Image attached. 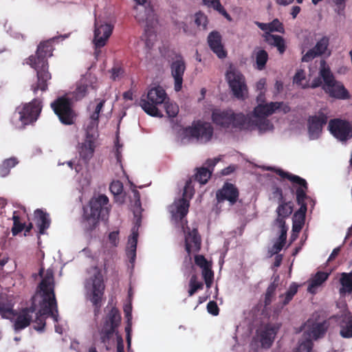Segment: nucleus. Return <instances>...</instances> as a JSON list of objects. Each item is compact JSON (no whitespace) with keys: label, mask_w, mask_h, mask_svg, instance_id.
Segmentation results:
<instances>
[{"label":"nucleus","mask_w":352,"mask_h":352,"mask_svg":"<svg viewBox=\"0 0 352 352\" xmlns=\"http://www.w3.org/2000/svg\"><path fill=\"white\" fill-rule=\"evenodd\" d=\"M58 37H53L41 42L37 47L36 54L31 55L28 58L27 64L36 72V81L31 85V90L35 94L38 90L45 91L48 89L47 82L52 78V75L49 72L47 58L53 55L52 43Z\"/></svg>","instance_id":"nucleus-1"},{"label":"nucleus","mask_w":352,"mask_h":352,"mask_svg":"<svg viewBox=\"0 0 352 352\" xmlns=\"http://www.w3.org/2000/svg\"><path fill=\"white\" fill-rule=\"evenodd\" d=\"M40 290L43 292L41 308L35 311L34 322L36 324L34 329L38 331L44 330L46 322V316H51L54 321H58V305L54 294V274L52 271L47 270L39 284Z\"/></svg>","instance_id":"nucleus-2"},{"label":"nucleus","mask_w":352,"mask_h":352,"mask_svg":"<svg viewBox=\"0 0 352 352\" xmlns=\"http://www.w3.org/2000/svg\"><path fill=\"white\" fill-rule=\"evenodd\" d=\"M276 173L283 179H288L292 183L291 192L296 194V201L300 208L294 214V230H300L302 228L305 220V215L307 211L306 201L309 198L307 195L308 190V183L298 175L284 171L282 169H277Z\"/></svg>","instance_id":"nucleus-3"},{"label":"nucleus","mask_w":352,"mask_h":352,"mask_svg":"<svg viewBox=\"0 0 352 352\" xmlns=\"http://www.w3.org/2000/svg\"><path fill=\"white\" fill-rule=\"evenodd\" d=\"M109 199L104 195L93 197L89 206L83 208L81 226L85 233L90 234L99 224V220L109 215Z\"/></svg>","instance_id":"nucleus-4"},{"label":"nucleus","mask_w":352,"mask_h":352,"mask_svg":"<svg viewBox=\"0 0 352 352\" xmlns=\"http://www.w3.org/2000/svg\"><path fill=\"white\" fill-rule=\"evenodd\" d=\"M320 76L324 85L322 89L331 98L338 100H349L351 94L343 83L336 80L330 67L324 60L320 62Z\"/></svg>","instance_id":"nucleus-5"},{"label":"nucleus","mask_w":352,"mask_h":352,"mask_svg":"<svg viewBox=\"0 0 352 352\" xmlns=\"http://www.w3.org/2000/svg\"><path fill=\"white\" fill-rule=\"evenodd\" d=\"M91 270L93 271V274L86 280L85 288L88 298L94 307V315L97 316L100 311L105 285L100 269L94 266Z\"/></svg>","instance_id":"nucleus-6"},{"label":"nucleus","mask_w":352,"mask_h":352,"mask_svg":"<svg viewBox=\"0 0 352 352\" xmlns=\"http://www.w3.org/2000/svg\"><path fill=\"white\" fill-rule=\"evenodd\" d=\"M211 119L214 124L223 129L232 127L243 129L248 122V118L243 113H236L232 109H214L212 111Z\"/></svg>","instance_id":"nucleus-7"},{"label":"nucleus","mask_w":352,"mask_h":352,"mask_svg":"<svg viewBox=\"0 0 352 352\" xmlns=\"http://www.w3.org/2000/svg\"><path fill=\"white\" fill-rule=\"evenodd\" d=\"M121 322V315L116 307H112L107 314L102 328L99 330L100 340L107 351L114 344V334L119 335L116 330Z\"/></svg>","instance_id":"nucleus-8"},{"label":"nucleus","mask_w":352,"mask_h":352,"mask_svg":"<svg viewBox=\"0 0 352 352\" xmlns=\"http://www.w3.org/2000/svg\"><path fill=\"white\" fill-rule=\"evenodd\" d=\"M167 99V94L165 90L160 86L154 87L150 89L146 97L142 96L139 101V105L145 113L153 117H162V114L157 108V106L163 104Z\"/></svg>","instance_id":"nucleus-9"},{"label":"nucleus","mask_w":352,"mask_h":352,"mask_svg":"<svg viewBox=\"0 0 352 352\" xmlns=\"http://www.w3.org/2000/svg\"><path fill=\"white\" fill-rule=\"evenodd\" d=\"M59 121L64 125H72L76 122L77 113L72 107L71 99L66 96L58 97L50 104Z\"/></svg>","instance_id":"nucleus-10"},{"label":"nucleus","mask_w":352,"mask_h":352,"mask_svg":"<svg viewBox=\"0 0 352 352\" xmlns=\"http://www.w3.org/2000/svg\"><path fill=\"white\" fill-rule=\"evenodd\" d=\"M213 133L214 129L212 124L201 120L194 122L192 126L185 129V133L187 136L195 138L201 143L209 142L212 138Z\"/></svg>","instance_id":"nucleus-11"},{"label":"nucleus","mask_w":352,"mask_h":352,"mask_svg":"<svg viewBox=\"0 0 352 352\" xmlns=\"http://www.w3.org/2000/svg\"><path fill=\"white\" fill-rule=\"evenodd\" d=\"M226 80L235 98L243 100L248 94V87L244 76L235 69H230L226 72Z\"/></svg>","instance_id":"nucleus-12"},{"label":"nucleus","mask_w":352,"mask_h":352,"mask_svg":"<svg viewBox=\"0 0 352 352\" xmlns=\"http://www.w3.org/2000/svg\"><path fill=\"white\" fill-rule=\"evenodd\" d=\"M43 108L42 101L39 98H34L31 102L25 103L22 107H18L19 119L24 124H29L37 120Z\"/></svg>","instance_id":"nucleus-13"},{"label":"nucleus","mask_w":352,"mask_h":352,"mask_svg":"<svg viewBox=\"0 0 352 352\" xmlns=\"http://www.w3.org/2000/svg\"><path fill=\"white\" fill-rule=\"evenodd\" d=\"M331 133L338 140L346 142L352 138V122L341 118L332 119L329 122Z\"/></svg>","instance_id":"nucleus-14"},{"label":"nucleus","mask_w":352,"mask_h":352,"mask_svg":"<svg viewBox=\"0 0 352 352\" xmlns=\"http://www.w3.org/2000/svg\"><path fill=\"white\" fill-rule=\"evenodd\" d=\"M283 104V102H271L266 104H258L254 109L253 112L254 116L260 120L259 125L263 126V128H267L270 122L266 118L279 109Z\"/></svg>","instance_id":"nucleus-15"},{"label":"nucleus","mask_w":352,"mask_h":352,"mask_svg":"<svg viewBox=\"0 0 352 352\" xmlns=\"http://www.w3.org/2000/svg\"><path fill=\"white\" fill-rule=\"evenodd\" d=\"M239 197V191L236 186L231 183H224L222 188L216 192L217 204L228 201L230 206L234 205Z\"/></svg>","instance_id":"nucleus-16"},{"label":"nucleus","mask_w":352,"mask_h":352,"mask_svg":"<svg viewBox=\"0 0 352 352\" xmlns=\"http://www.w3.org/2000/svg\"><path fill=\"white\" fill-rule=\"evenodd\" d=\"M113 27L107 23H100L96 21L94 43L96 48L104 47L112 34Z\"/></svg>","instance_id":"nucleus-17"},{"label":"nucleus","mask_w":352,"mask_h":352,"mask_svg":"<svg viewBox=\"0 0 352 352\" xmlns=\"http://www.w3.org/2000/svg\"><path fill=\"white\" fill-rule=\"evenodd\" d=\"M327 120L328 116L322 111H319L318 115L309 117L308 131L311 139H317L319 137Z\"/></svg>","instance_id":"nucleus-18"},{"label":"nucleus","mask_w":352,"mask_h":352,"mask_svg":"<svg viewBox=\"0 0 352 352\" xmlns=\"http://www.w3.org/2000/svg\"><path fill=\"white\" fill-rule=\"evenodd\" d=\"M96 137V133H91L88 129L86 131V137L84 142L79 145L78 152L80 156L85 161H88L93 157Z\"/></svg>","instance_id":"nucleus-19"},{"label":"nucleus","mask_w":352,"mask_h":352,"mask_svg":"<svg viewBox=\"0 0 352 352\" xmlns=\"http://www.w3.org/2000/svg\"><path fill=\"white\" fill-rule=\"evenodd\" d=\"M185 70L186 63L182 57L173 61L170 65L171 76L174 78V89L177 92L181 91L182 88Z\"/></svg>","instance_id":"nucleus-20"},{"label":"nucleus","mask_w":352,"mask_h":352,"mask_svg":"<svg viewBox=\"0 0 352 352\" xmlns=\"http://www.w3.org/2000/svg\"><path fill=\"white\" fill-rule=\"evenodd\" d=\"M188 228V232L185 236V249L188 256L191 253L198 252L201 249V239L197 228L190 230Z\"/></svg>","instance_id":"nucleus-21"},{"label":"nucleus","mask_w":352,"mask_h":352,"mask_svg":"<svg viewBox=\"0 0 352 352\" xmlns=\"http://www.w3.org/2000/svg\"><path fill=\"white\" fill-rule=\"evenodd\" d=\"M36 311L34 305L29 307L22 309V310L15 316L16 318L14 323V329L15 331H20L28 327L32 321V315Z\"/></svg>","instance_id":"nucleus-22"},{"label":"nucleus","mask_w":352,"mask_h":352,"mask_svg":"<svg viewBox=\"0 0 352 352\" xmlns=\"http://www.w3.org/2000/svg\"><path fill=\"white\" fill-rule=\"evenodd\" d=\"M207 41L210 50L219 58L226 57L227 52L222 44V36L219 32H211L208 36Z\"/></svg>","instance_id":"nucleus-23"},{"label":"nucleus","mask_w":352,"mask_h":352,"mask_svg":"<svg viewBox=\"0 0 352 352\" xmlns=\"http://www.w3.org/2000/svg\"><path fill=\"white\" fill-rule=\"evenodd\" d=\"M278 203V206L276 209L277 217L273 224L283 226L285 224V219L289 217L294 211V204L292 201H287L285 199Z\"/></svg>","instance_id":"nucleus-24"},{"label":"nucleus","mask_w":352,"mask_h":352,"mask_svg":"<svg viewBox=\"0 0 352 352\" xmlns=\"http://www.w3.org/2000/svg\"><path fill=\"white\" fill-rule=\"evenodd\" d=\"M190 207V201L185 197L175 200L172 205L171 213L175 220H179L184 224V218L187 215Z\"/></svg>","instance_id":"nucleus-25"},{"label":"nucleus","mask_w":352,"mask_h":352,"mask_svg":"<svg viewBox=\"0 0 352 352\" xmlns=\"http://www.w3.org/2000/svg\"><path fill=\"white\" fill-rule=\"evenodd\" d=\"M278 328L271 324H267L260 333V342L263 347L270 348L277 333Z\"/></svg>","instance_id":"nucleus-26"},{"label":"nucleus","mask_w":352,"mask_h":352,"mask_svg":"<svg viewBox=\"0 0 352 352\" xmlns=\"http://www.w3.org/2000/svg\"><path fill=\"white\" fill-rule=\"evenodd\" d=\"M34 221L38 228V233L44 234L45 230L49 228L51 220L49 214L41 209H36L34 211Z\"/></svg>","instance_id":"nucleus-27"},{"label":"nucleus","mask_w":352,"mask_h":352,"mask_svg":"<svg viewBox=\"0 0 352 352\" xmlns=\"http://www.w3.org/2000/svg\"><path fill=\"white\" fill-rule=\"evenodd\" d=\"M265 41L270 45L276 47L280 54H283L286 50V45L284 38L280 35L267 34Z\"/></svg>","instance_id":"nucleus-28"},{"label":"nucleus","mask_w":352,"mask_h":352,"mask_svg":"<svg viewBox=\"0 0 352 352\" xmlns=\"http://www.w3.org/2000/svg\"><path fill=\"white\" fill-rule=\"evenodd\" d=\"M340 333L342 338H350L352 337V316L350 314L342 316L340 322Z\"/></svg>","instance_id":"nucleus-29"},{"label":"nucleus","mask_w":352,"mask_h":352,"mask_svg":"<svg viewBox=\"0 0 352 352\" xmlns=\"http://www.w3.org/2000/svg\"><path fill=\"white\" fill-rule=\"evenodd\" d=\"M329 273L318 272L311 279L308 286V292L310 293H315L314 289L320 286L324 282H325L329 278Z\"/></svg>","instance_id":"nucleus-30"},{"label":"nucleus","mask_w":352,"mask_h":352,"mask_svg":"<svg viewBox=\"0 0 352 352\" xmlns=\"http://www.w3.org/2000/svg\"><path fill=\"white\" fill-rule=\"evenodd\" d=\"M328 327V323L326 321L314 323L310 329L309 336L314 340L322 338L327 331Z\"/></svg>","instance_id":"nucleus-31"},{"label":"nucleus","mask_w":352,"mask_h":352,"mask_svg":"<svg viewBox=\"0 0 352 352\" xmlns=\"http://www.w3.org/2000/svg\"><path fill=\"white\" fill-rule=\"evenodd\" d=\"M256 64L255 68L258 70H263L265 68L266 63L268 60V54L263 49H258L254 51Z\"/></svg>","instance_id":"nucleus-32"},{"label":"nucleus","mask_w":352,"mask_h":352,"mask_svg":"<svg viewBox=\"0 0 352 352\" xmlns=\"http://www.w3.org/2000/svg\"><path fill=\"white\" fill-rule=\"evenodd\" d=\"M340 283L342 285V288L340 289V294H345L346 292H352V271L349 273L343 272L341 274Z\"/></svg>","instance_id":"nucleus-33"},{"label":"nucleus","mask_w":352,"mask_h":352,"mask_svg":"<svg viewBox=\"0 0 352 352\" xmlns=\"http://www.w3.org/2000/svg\"><path fill=\"white\" fill-rule=\"evenodd\" d=\"M138 5L140 6L139 13L135 14L136 20L139 22H147L148 16L150 13L153 12L151 9H146L143 6V4L146 2V0H134Z\"/></svg>","instance_id":"nucleus-34"},{"label":"nucleus","mask_w":352,"mask_h":352,"mask_svg":"<svg viewBox=\"0 0 352 352\" xmlns=\"http://www.w3.org/2000/svg\"><path fill=\"white\" fill-rule=\"evenodd\" d=\"M197 173L195 175V179L201 184H205L208 182L212 175V170L206 167H201L196 169Z\"/></svg>","instance_id":"nucleus-35"},{"label":"nucleus","mask_w":352,"mask_h":352,"mask_svg":"<svg viewBox=\"0 0 352 352\" xmlns=\"http://www.w3.org/2000/svg\"><path fill=\"white\" fill-rule=\"evenodd\" d=\"M203 3L208 8H212L225 17L230 19V15L221 5L220 0H203Z\"/></svg>","instance_id":"nucleus-36"},{"label":"nucleus","mask_w":352,"mask_h":352,"mask_svg":"<svg viewBox=\"0 0 352 352\" xmlns=\"http://www.w3.org/2000/svg\"><path fill=\"white\" fill-rule=\"evenodd\" d=\"M203 288L204 284L202 282L198 280L197 275H192L189 280L188 296H193L198 290L202 289Z\"/></svg>","instance_id":"nucleus-37"},{"label":"nucleus","mask_w":352,"mask_h":352,"mask_svg":"<svg viewBox=\"0 0 352 352\" xmlns=\"http://www.w3.org/2000/svg\"><path fill=\"white\" fill-rule=\"evenodd\" d=\"M15 316L16 313L12 308V305L8 302L0 300V316L3 318H9L8 315Z\"/></svg>","instance_id":"nucleus-38"},{"label":"nucleus","mask_w":352,"mask_h":352,"mask_svg":"<svg viewBox=\"0 0 352 352\" xmlns=\"http://www.w3.org/2000/svg\"><path fill=\"white\" fill-rule=\"evenodd\" d=\"M13 226L12 228V233L13 236H16L19 233L22 232L25 227V223H21L20 217L16 214V212L14 211L12 216Z\"/></svg>","instance_id":"nucleus-39"},{"label":"nucleus","mask_w":352,"mask_h":352,"mask_svg":"<svg viewBox=\"0 0 352 352\" xmlns=\"http://www.w3.org/2000/svg\"><path fill=\"white\" fill-rule=\"evenodd\" d=\"M329 45V38L324 36L322 37L314 47V50L320 56L324 54Z\"/></svg>","instance_id":"nucleus-40"},{"label":"nucleus","mask_w":352,"mask_h":352,"mask_svg":"<svg viewBox=\"0 0 352 352\" xmlns=\"http://www.w3.org/2000/svg\"><path fill=\"white\" fill-rule=\"evenodd\" d=\"M163 104L168 117L175 118L177 116L179 112V107L177 104L170 102L168 98Z\"/></svg>","instance_id":"nucleus-41"},{"label":"nucleus","mask_w":352,"mask_h":352,"mask_svg":"<svg viewBox=\"0 0 352 352\" xmlns=\"http://www.w3.org/2000/svg\"><path fill=\"white\" fill-rule=\"evenodd\" d=\"M138 234L133 232L132 236L129 239L130 250L128 252L129 256L131 257V262H133L136 255V247L138 243Z\"/></svg>","instance_id":"nucleus-42"},{"label":"nucleus","mask_w":352,"mask_h":352,"mask_svg":"<svg viewBox=\"0 0 352 352\" xmlns=\"http://www.w3.org/2000/svg\"><path fill=\"white\" fill-rule=\"evenodd\" d=\"M276 287L277 285L275 283H272L267 288L264 300L265 306H268L272 303L275 296Z\"/></svg>","instance_id":"nucleus-43"},{"label":"nucleus","mask_w":352,"mask_h":352,"mask_svg":"<svg viewBox=\"0 0 352 352\" xmlns=\"http://www.w3.org/2000/svg\"><path fill=\"white\" fill-rule=\"evenodd\" d=\"M298 286L295 283L291 284L289 289L285 294L284 300L283 301V305H287L292 300L293 297L298 292Z\"/></svg>","instance_id":"nucleus-44"},{"label":"nucleus","mask_w":352,"mask_h":352,"mask_svg":"<svg viewBox=\"0 0 352 352\" xmlns=\"http://www.w3.org/2000/svg\"><path fill=\"white\" fill-rule=\"evenodd\" d=\"M202 276L204 279L206 285L210 288L212 285L214 279V273L211 270V266L202 269Z\"/></svg>","instance_id":"nucleus-45"},{"label":"nucleus","mask_w":352,"mask_h":352,"mask_svg":"<svg viewBox=\"0 0 352 352\" xmlns=\"http://www.w3.org/2000/svg\"><path fill=\"white\" fill-rule=\"evenodd\" d=\"M195 23L198 27L205 30L208 24V18L205 14L199 11L195 14Z\"/></svg>","instance_id":"nucleus-46"},{"label":"nucleus","mask_w":352,"mask_h":352,"mask_svg":"<svg viewBox=\"0 0 352 352\" xmlns=\"http://www.w3.org/2000/svg\"><path fill=\"white\" fill-rule=\"evenodd\" d=\"M268 30L270 32H278L280 33L284 32V27L278 19H274L271 23H268Z\"/></svg>","instance_id":"nucleus-47"},{"label":"nucleus","mask_w":352,"mask_h":352,"mask_svg":"<svg viewBox=\"0 0 352 352\" xmlns=\"http://www.w3.org/2000/svg\"><path fill=\"white\" fill-rule=\"evenodd\" d=\"M109 190L113 195H119L123 191V184L119 180L113 181L109 186Z\"/></svg>","instance_id":"nucleus-48"},{"label":"nucleus","mask_w":352,"mask_h":352,"mask_svg":"<svg viewBox=\"0 0 352 352\" xmlns=\"http://www.w3.org/2000/svg\"><path fill=\"white\" fill-rule=\"evenodd\" d=\"M88 91V85L85 84H79L74 91L75 97L77 100L84 98Z\"/></svg>","instance_id":"nucleus-49"},{"label":"nucleus","mask_w":352,"mask_h":352,"mask_svg":"<svg viewBox=\"0 0 352 352\" xmlns=\"http://www.w3.org/2000/svg\"><path fill=\"white\" fill-rule=\"evenodd\" d=\"M105 100H101L96 105L94 111L90 116V118L95 122H98L100 117V113L104 105Z\"/></svg>","instance_id":"nucleus-50"},{"label":"nucleus","mask_w":352,"mask_h":352,"mask_svg":"<svg viewBox=\"0 0 352 352\" xmlns=\"http://www.w3.org/2000/svg\"><path fill=\"white\" fill-rule=\"evenodd\" d=\"M194 189L191 186V179H190L186 182V185L184 188L182 197L188 199V201H190V199L194 195Z\"/></svg>","instance_id":"nucleus-51"},{"label":"nucleus","mask_w":352,"mask_h":352,"mask_svg":"<svg viewBox=\"0 0 352 352\" xmlns=\"http://www.w3.org/2000/svg\"><path fill=\"white\" fill-rule=\"evenodd\" d=\"M313 346L314 344L312 341L307 339L300 344L296 352H311Z\"/></svg>","instance_id":"nucleus-52"},{"label":"nucleus","mask_w":352,"mask_h":352,"mask_svg":"<svg viewBox=\"0 0 352 352\" xmlns=\"http://www.w3.org/2000/svg\"><path fill=\"white\" fill-rule=\"evenodd\" d=\"M275 226L278 227L280 230V234L277 240L278 242L285 245L286 243L287 239V227L286 226V223L283 226L281 225H274Z\"/></svg>","instance_id":"nucleus-53"},{"label":"nucleus","mask_w":352,"mask_h":352,"mask_svg":"<svg viewBox=\"0 0 352 352\" xmlns=\"http://www.w3.org/2000/svg\"><path fill=\"white\" fill-rule=\"evenodd\" d=\"M195 263L197 266L200 267L201 269H204L205 267L210 266L208 261L203 255H196L195 256Z\"/></svg>","instance_id":"nucleus-54"},{"label":"nucleus","mask_w":352,"mask_h":352,"mask_svg":"<svg viewBox=\"0 0 352 352\" xmlns=\"http://www.w3.org/2000/svg\"><path fill=\"white\" fill-rule=\"evenodd\" d=\"M320 56L318 54L317 52L314 50V48H311L302 57V62H309L313 60L316 56Z\"/></svg>","instance_id":"nucleus-55"},{"label":"nucleus","mask_w":352,"mask_h":352,"mask_svg":"<svg viewBox=\"0 0 352 352\" xmlns=\"http://www.w3.org/2000/svg\"><path fill=\"white\" fill-rule=\"evenodd\" d=\"M208 312L213 316H217L219 313V308L214 300L210 301L207 305Z\"/></svg>","instance_id":"nucleus-56"},{"label":"nucleus","mask_w":352,"mask_h":352,"mask_svg":"<svg viewBox=\"0 0 352 352\" xmlns=\"http://www.w3.org/2000/svg\"><path fill=\"white\" fill-rule=\"evenodd\" d=\"M336 6V12L339 15H344L346 7V0H333Z\"/></svg>","instance_id":"nucleus-57"},{"label":"nucleus","mask_w":352,"mask_h":352,"mask_svg":"<svg viewBox=\"0 0 352 352\" xmlns=\"http://www.w3.org/2000/svg\"><path fill=\"white\" fill-rule=\"evenodd\" d=\"M285 245L276 241L273 246L268 250V253L270 256L278 254L281 251Z\"/></svg>","instance_id":"nucleus-58"},{"label":"nucleus","mask_w":352,"mask_h":352,"mask_svg":"<svg viewBox=\"0 0 352 352\" xmlns=\"http://www.w3.org/2000/svg\"><path fill=\"white\" fill-rule=\"evenodd\" d=\"M305 78V72L303 70L300 69L297 71L294 77V82L297 85H300L301 82Z\"/></svg>","instance_id":"nucleus-59"},{"label":"nucleus","mask_w":352,"mask_h":352,"mask_svg":"<svg viewBox=\"0 0 352 352\" xmlns=\"http://www.w3.org/2000/svg\"><path fill=\"white\" fill-rule=\"evenodd\" d=\"M133 194V199H134V206L138 208H141V200H140V192L136 190L133 189L132 190Z\"/></svg>","instance_id":"nucleus-60"},{"label":"nucleus","mask_w":352,"mask_h":352,"mask_svg":"<svg viewBox=\"0 0 352 352\" xmlns=\"http://www.w3.org/2000/svg\"><path fill=\"white\" fill-rule=\"evenodd\" d=\"M273 195L274 197H278V202L285 200V197L283 196V190L281 188L276 186L273 189Z\"/></svg>","instance_id":"nucleus-61"},{"label":"nucleus","mask_w":352,"mask_h":352,"mask_svg":"<svg viewBox=\"0 0 352 352\" xmlns=\"http://www.w3.org/2000/svg\"><path fill=\"white\" fill-rule=\"evenodd\" d=\"M3 164L6 167L11 169L12 168L14 167L18 164V161H17L16 158H15V157H10L9 159L5 160L3 162Z\"/></svg>","instance_id":"nucleus-62"},{"label":"nucleus","mask_w":352,"mask_h":352,"mask_svg":"<svg viewBox=\"0 0 352 352\" xmlns=\"http://www.w3.org/2000/svg\"><path fill=\"white\" fill-rule=\"evenodd\" d=\"M118 231H113L109 233V240L111 244L113 245H116L118 242Z\"/></svg>","instance_id":"nucleus-63"},{"label":"nucleus","mask_w":352,"mask_h":352,"mask_svg":"<svg viewBox=\"0 0 352 352\" xmlns=\"http://www.w3.org/2000/svg\"><path fill=\"white\" fill-rule=\"evenodd\" d=\"M266 79L261 78L256 85V90L259 91H265Z\"/></svg>","instance_id":"nucleus-64"}]
</instances>
